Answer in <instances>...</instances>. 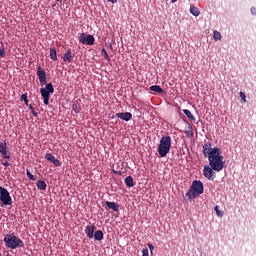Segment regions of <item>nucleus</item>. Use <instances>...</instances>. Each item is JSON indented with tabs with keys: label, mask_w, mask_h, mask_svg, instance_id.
<instances>
[{
	"label": "nucleus",
	"mask_w": 256,
	"mask_h": 256,
	"mask_svg": "<svg viewBox=\"0 0 256 256\" xmlns=\"http://www.w3.org/2000/svg\"><path fill=\"white\" fill-rule=\"evenodd\" d=\"M202 153L209 161V166H204L203 175L209 181H213L217 177L219 171L225 169V157L222 155V151L219 147H213V144L207 142L202 146Z\"/></svg>",
	"instance_id": "nucleus-1"
},
{
	"label": "nucleus",
	"mask_w": 256,
	"mask_h": 256,
	"mask_svg": "<svg viewBox=\"0 0 256 256\" xmlns=\"http://www.w3.org/2000/svg\"><path fill=\"white\" fill-rule=\"evenodd\" d=\"M3 241L8 249H17L19 247H25V243L23 242V240L17 237L15 233L6 234L4 236Z\"/></svg>",
	"instance_id": "nucleus-2"
},
{
	"label": "nucleus",
	"mask_w": 256,
	"mask_h": 256,
	"mask_svg": "<svg viewBox=\"0 0 256 256\" xmlns=\"http://www.w3.org/2000/svg\"><path fill=\"white\" fill-rule=\"evenodd\" d=\"M171 151V136H162L160 144L158 146V153L160 157H167V154Z\"/></svg>",
	"instance_id": "nucleus-3"
},
{
	"label": "nucleus",
	"mask_w": 256,
	"mask_h": 256,
	"mask_svg": "<svg viewBox=\"0 0 256 256\" xmlns=\"http://www.w3.org/2000/svg\"><path fill=\"white\" fill-rule=\"evenodd\" d=\"M40 93L43 98L44 105H47L49 103L51 93H55V88H53L52 83H48V84H46V86L44 88L40 89Z\"/></svg>",
	"instance_id": "nucleus-4"
},
{
	"label": "nucleus",
	"mask_w": 256,
	"mask_h": 256,
	"mask_svg": "<svg viewBox=\"0 0 256 256\" xmlns=\"http://www.w3.org/2000/svg\"><path fill=\"white\" fill-rule=\"evenodd\" d=\"M0 201L3 205H13V198H11V194L2 186H0Z\"/></svg>",
	"instance_id": "nucleus-5"
},
{
	"label": "nucleus",
	"mask_w": 256,
	"mask_h": 256,
	"mask_svg": "<svg viewBox=\"0 0 256 256\" xmlns=\"http://www.w3.org/2000/svg\"><path fill=\"white\" fill-rule=\"evenodd\" d=\"M78 41L79 43H82V45H95V37L91 34H81Z\"/></svg>",
	"instance_id": "nucleus-6"
},
{
	"label": "nucleus",
	"mask_w": 256,
	"mask_h": 256,
	"mask_svg": "<svg viewBox=\"0 0 256 256\" xmlns=\"http://www.w3.org/2000/svg\"><path fill=\"white\" fill-rule=\"evenodd\" d=\"M36 75L39 79L40 85L43 87V85H47V73L45 72V69H43L40 65L37 66V72Z\"/></svg>",
	"instance_id": "nucleus-7"
},
{
	"label": "nucleus",
	"mask_w": 256,
	"mask_h": 256,
	"mask_svg": "<svg viewBox=\"0 0 256 256\" xmlns=\"http://www.w3.org/2000/svg\"><path fill=\"white\" fill-rule=\"evenodd\" d=\"M0 154L2 159H11V152L7 148V141H0Z\"/></svg>",
	"instance_id": "nucleus-8"
},
{
	"label": "nucleus",
	"mask_w": 256,
	"mask_h": 256,
	"mask_svg": "<svg viewBox=\"0 0 256 256\" xmlns=\"http://www.w3.org/2000/svg\"><path fill=\"white\" fill-rule=\"evenodd\" d=\"M190 188L193 189L196 193L203 195L204 188L203 182H201V180H194Z\"/></svg>",
	"instance_id": "nucleus-9"
},
{
	"label": "nucleus",
	"mask_w": 256,
	"mask_h": 256,
	"mask_svg": "<svg viewBox=\"0 0 256 256\" xmlns=\"http://www.w3.org/2000/svg\"><path fill=\"white\" fill-rule=\"evenodd\" d=\"M115 117L122 121H131V119H133V114H131V112H118L115 114Z\"/></svg>",
	"instance_id": "nucleus-10"
},
{
	"label": "nucleus",
	"mask_w": 256,
	"mask_h": 256,
	"mask_svg": "<svg viewBox=\"0 0 256 256\" xmlns=\"http://www.w3.org/2000/svg\"><path fill=\"white\" fill-rule=\"evenodd\" d=\"M199 195H200L199 193L195 192V190L190 187L186 192L185 197L188 201H193V199H197Z\"/></svg>",
	"instance_id": "nucleus-11"
},
{
	"label": "nucleus",
	"mask_w": 256,
	"mask_h": 256,
	"mask_svg": "<svg viewBox=\"0 0 256 256\" xmlns=\"http://www.w3.org/2000/svg\"><path fill=\"white\" fill-rule=\"evenodd\" d=\"M85 234L87 235L88 239H93L94 235H95V226L91 223H89V225L86 226L85 228Z\"/></svg>",
	"instance_id": "nucleus-12"
},
{
	"label": "nucleus",
	"mask_w": 256,
	"mask_h": 256,
	"mask_svg": "<svg viewBox=\"0 0 256 256\" xmlns=\"http://www.w3.org/2000/svg\"><path fill=\"white\" fill-rule=\"evenodd\" d=\"M63 61L64 63H71L73 61V53H71V50H67L64 53Z\"/></svg>",
	"instance_id": "nucleus-13"
},
{
	"label": "nucleus",
	"mask_w": 256,
	"mask_h": 256,
	"mask_svg": "<svg viewBox=\"0 0 256 256\" xmlns=\"http://www.w3.org/2000/svg\"><path fill=\"white\" fill-rule=\"evenodd\" d=\"M105 205H107L109 209H112V211H115L116 213L119 212V205L117 203L106 201Z\"/></svg>",
	"instance_id": "nucleus-14"
},
{
	"label": "nucleus",
	"mask_w": 256,
	"mask_h": 256,
	"mask_svg": "<svg viewBox=\"0 0 256 256\" xmlns=\"http://www.w3.org/2000/svg\"><path fill=\"white\" fill-rule=\"evenodd\" d=\"M183 113H184V115H186V117H188V119H189L190 121H192V123H195V121H197V119H195V116L192 115V113H191L190 110L184 109V110H183Z\"/></svg>",
	"instance_id": "nucleus-15"
},
{
	"label": "nucleus",
	"mask_w": 256,
	"mask_h": 256,
	"mask_svg": "<svg viewBox=\"0 0 256 256\" xmlns=\"http://www.w3.org/2000/svg\"><path fill=\"white\" fill-rule=\"evenodd\" d=\"M190 13L191 15H193L194 17H199V15H201V12L199 11V8L195 7V6H191L190 7Z\"/></svg>",
	"instance_id": "nucleus-16"
},
{
	"label": "nucleus",
	"mask_w": 256,
	"mask_h": 256,
	"mask_svg": "<svg viewBox=\"0 0 256 256\" xmlns=\"http://www.w3.org/2000/svg\"><path fill=\"white\" fill-rule=\"evenodd\" d=\"M124 183L127 187H133L135 185V183H133V176H127Z\"/></svg>",
	"instance_id": "nucleus-17"
},
{
	"label": "nucleus",
	"mask_w": 256,
	"mask_h": 256,
	"mask_svg": "<svg viewBox=\"0 0 256 256\" xmlns=\"http://www.w3.org/2000/svg\"><path fill=\"white\" fill-rule=\"evenodd\" d=\"M37 188L40 190V191H45V189H47V183L43 180H39L37 182Z\"/></svg>",
	"instance_id": "nucleus-18"
},
{
	"label": "nucleus",
	"mask_w": 256,
	"mask_h": 256,
	"mask_svg": "<svg viewBox=\"0 0 256 256\" xmlns=\"http://www.w3.org/2000/svg\"><path fill=\"white\" fill-rule=\"evenodd\" d=\"M95 241H103V231L98 230L94 232Z\"/></svg>",
	"instance_id": "nucleus-19"
},
{
	"label": "nucleus",
	"mask_w": 256,
	"mask_h": 256,
	"mask_svg": "<svg viewBox=\"0 0 256 256\" xmlns=\"http://www.w3.org/2000/svg\"><path fill=\"white\" fill-rule=\"evenodd\" d=\"M150 91H154V93H163V88L159 85H152Z\"/></svg>",
	"instance_id": "nucleus-20"
},
{
	"label": "nucleus",
	"mask_w": 256,
	"mask_h": 256,
	"mask_svg": "<svg viewBox=\"0 0 256 256\" xmlns=\"http://www.w3.org/2000/svg\"><path fill=\"white\" fill-rule=\"evenodd\" d=\"M50 58L52 61H57V50L55 48L50 49Z\"/></svg>",
	"instance_id": "nucleus-21"
},
{
	"label": "nucleus",
	"mask_w": 256,
	"mask_h": 256,
	"mask_svg": "<svg viewBox=\"0 0 256 256\" xmlns=\"http://www.w3.org/2000/svg\"><path fill=\"white\" fill-rule=\"evenodd\" d=\"M56 159L57 158H55V156H53L51 153L45 154V160L49 161L50 163H54Z\"/></svg>",
	"instance_id": "nucleus-22"
},
{
	"label": "nucleus",
	"mask_w": 256,
	"mask_h": 256,
	"mask_svg": "<svg viewBox=\"0 0 256 256\" xmlns=\"http://www.w3.org/2000/svg\"><path fill=\"white\" fill-rule=\"evenodd\" d=\"M213 38L215 41H221V33L219 31L215 30Z\"/></svg>",
	"instance_id": "nucleus-23"
},
{
	"label": "nucleus",
	"mask_w": 256,
	"mask_h": 256,
	"mask_svg": "<svg viewBox=\"0 0 256 256\" xmlns=\"http://www.w3.org/2000/svg\"><path fill=\"white\" fill-rule=\"evenodd\" d=\"M20 101H24L25 105H29V100L27 99V93L21 95Z\"/></svg>",
	"instance_id": "nucleus-24"
},
{
	"label": "nucleus",
	"mask_w": 256,
	"mask_h": 256,
	"mask_svg": "<svg viewBox=\"0 0 256 256\" xmlns=\"http://www.w3.org/2000/svg\"><path fill=\"white\" fill-rule=\"evenodd\" d=\"M102 55L106 61H110L109 54H107V50H105V48L102 49Z\"/></svg>",
	"instance_id": "nucleus-25"
},
{
	"label": "nucleus",
	"mask_w": 256,
	"mask_h": 256,
	"mask_svg": "<svg viewBox=\"0 0 256 256\" xmlns=\"http://www.w3.org/2000/svg\"><path fill=\"white\" fill-rule=\"evenodd\" d=\"M26 175L30 181H35V176L31 174L29 170L26 171Z\"/></svg>",
	"instance_id": "nucleus-26"
},
{
	"label": "nucleus",
	"mask_w": 256,
	"mask_h": 256,
	"mask_svg": "<svg viewBox=\"0 0 256 256\" xmlns=\"http://www.w3.org/2000/svg\"><path fill=\"white\" fill-rule=\"evenodd\" d=\"M215 211H216V215H218V217H223V212H221V210L219 209V206H215Z\"/></svg>",
	"instance_id": "nucleus-27"
},
{
	"label": "nucleus",
	"mask_w": 256,
	"mask_h": 256,
	"mask_svg": "<svg viewBox=\"0 0 256 256\" xmlns=\"http://www.w3.org/2000/svg\"><path fill=\"white\" fill-rule=\"evenodd\" d=\"M240 98L242 99V101H243L244 103H247V96L245 95L244 92H240Z\"/></svg>",
	"instance_id": "nucleus-28"
},
{
	"label": "nucleus",
	"mask_w": 256,
	"mask_h": 256,
	"mask_svg": "<svg viewBox=\"0 0 256 256\" xmlns=\"http://www.w3.org/2000/svg\"><path fill=\"white\" fill-rule=\"evenodd\" d=\"M52 163H53L54 167H61V161L59 159H57V158Z\"/></svg>",
	"instance_id": "nucleus-29"
},
{
	"label": "nucleus",
	"mask_w": 256,
	"mask_h": 256,
	"mask_svg": "<svg viewBox=\"0 0 256 256\" xmlns=\"http://www.w3.org/2000/svg\"><path fill=\"white\" fill-rule=\"evenodd\" d=\"M142 256H149V249L143 248L142 249Z\"/></svg>",
	"instance_id": "nucleus-30"
},
{
	"label": "nucleus",
	"mask_w": 256,
	"mask_h": 256,
	"mask_svg": "<svg viewBox=\"0 0 256 256\" xmlns=\"http://www.w3.org/2000/svg\"><path fill=\"white\" fill-rule=\"evenodd\" d=\"M148 249L150 250V253L153 254V251H155V246H153V244H148Z\"/></svg>",
	"instance_id": "nucleus-31"
},
{
	"label": "nucleus",
	"mask_w": 256,
	"mask_h": 256,
	"mask_svg": "<svg viewBox=\"0 0 256 256\" xmlns=\"http://www.w3.org/2000/svg\"><path fill=\"white\" fill-rule=\"evenodd\" d=\"M5 57V49H0V58Z\"/></svg>",
	"instance_id": "nucleus-32"
},
{
	"label": "nucleus",
	"mask_w": 256,
	"mask_h": 256,
	"mask_svg": "<svg viewBox=\"0 0 256 256\" xmlns=\"http://www.w3.org/2000/svg\"><path fill=\"white\" fill-rule=\"evenodd\" d=\"M187 137H193V132L192 131H186Z\"/></svg>",
	"instance_id": "nucleus-33"
},
{
	"label": "nucleus",
	"mask_w": 256,
	"mask_h": 256,
	"mask_svg": "<svg viewBox=\"0 0 256 256\" xmlns=\"http://www.w3.org/2000/svg\"><path fill=\"white\" fill-rule=\"evenodd\" d=\"M2 165H3V167H9L10 164H9V162L6 161V162H3Z\"/></svg>",
	"instance_id": "nucleus-34"
},
{
	"label": "nucleus",
	"mask_w": 256,
	"mask_h": 256,
	"mask_svg": "<svg viewBox=\"0 0 256 256\" xmlns=\"http://www.w3.org/2000/svg\"><path fill=\"white\" fill-rule=\"evenodd\" d=\"M107 1L108 3H113V4L117 3V0H107Z\"/></svg>",
	"instance_id": "nucleus-35"
},
{
	"label": "nucleus",
	"mask_w": 256,
	"mask_h": 256,
	"mask_svg": "<svg viewBox=\"0 0 256 256\" xmlns=\"http://www.w3.org/2000/svg\"><path fill=\"white\" fill-rule=\"evenodd\" d=\"M27 107H29L30 111H32V109H34L33 105H31V104H28Z\"/></svg>",
	"instance_id": "nucleus-36"
},
{
	"label": "nucleus",
	"mask_w": 256,
	"mask_h": 256,
	"mask_svg": "<svg viewBox=\"0 0 256 256\" xmlns=\"http://www.w3.org/2000/svg\"><path fill=\"white\" fill-rule=\"evenodd\" d=\"M32 115H33L34 117H37L39 114H38L37 112H32Z\"/></svg>",
	"instance_id": "nucleus-37"
},
{
	"label": "nucleus",
	"mask_w": 256,
	"mask_h": 256,
	"mask_svg": "<svg viewBox=\"0 0 256 256\" xmlns=\"http://www.w3.org/2000/svg\"><path fill=\"white\" fill-rule=\"evenodd\" d=\"M186 125H188V129H191V124H189V122L186 121Z\"/></svg>",
	"instance_id": "nucleus-38"
},
{
	"label": "nucleus",
	"mask_w": 256,
	"mask_h": 256,
	"mask_svg": "<svg viewBox=\"0 0 256 256\" xmlns=\"http://www.w3.org/2000/svg\"><path fill=\"white\" fill-rule=\"evenodd\" d=\"M172 1V3H177V0H171Z\"/></svg>",
	"instance_id": "nucleus-39"
},
{
	"label": "nucleus",
	"mask_w": 256,
	"mask_h": 256,
	"mask_svg": "<svg viewBox=\"0 0 256 256\" xmlns=\"http://www.w3.org/2000/svg\"><path fill=\"white\" fill-rule=\"evenodd\" d=\"M33 112H35V109H34V108L31 109V113H33Z\"/></svg>",
	"instance_id": "nucleus-40"
},
{
	"label": "nucleus",
	"mask_w": 256,
	"mask_h": 256,
	"mask_svg": "<svg viewBox=\"0 0 256 256\" xmlns=\"http://www.w3.org/2000/svg\"><path fill=\"white\" fill-rule=\"evenodd\" d=\"M56 1H61V0H56Z\"/></svg>",
	"instance_id": "nucleus-41"
}]
</instances>
